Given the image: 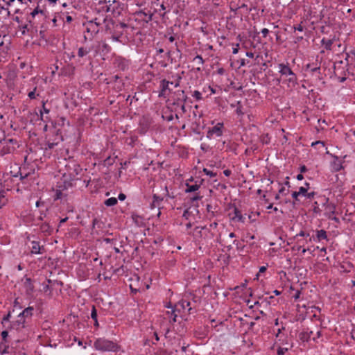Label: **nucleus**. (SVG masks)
<instances>
[{
    "label": "nucleus",
    "mask_w": 355,
    "mask_h": 355,
    "mask_svg": "<svg viewBox=\"0 0 355 355\" xmlns=\"http://www.w3.org/2000/svg\"><path fill=\"white\" fill-rule=\"evenodd\" d=\"M94 347L102 352H117L120 349V346L117 343L104 337L96 338L94 342Z\"/></svg>",
    "instance_id": "2"
},
{
    "label": "nucleus",
    "mask_w": 355,
    "mask_h": 355,
    "mask_svg": "<svg viewBox=\"0 0 355 355\" xmlns=\"http://www.w3.org/2000/svg\"><path fill=\"white\" fill-rule=\"evenodd\" d=\"M52 227L49 225L48 223H43L40 225V230L43 233H47L50 234L52 232Z\"/></svg>",
    "instance_id": "24"
},
{
    "label": "nucleus",
    "mask_w": 355,
    "mask_h": 355,
    "mask_svg": "<svg viewBox=\"0 0 355 355\" xmlns=\"http://www.w3.org/2000/svg\"><path fill=\"white\" fill-rule=\"evenodd\" d=\"M315 195V193L314 191L309 192V193L307 192L305 197L307 199H312L314 198Z\"/></svg>",
    "instance_id": "49"
},
{
    "label": "nucleus",
    "mask_w": 355,
    "mask_h": 355,
    "mask_svg": "<svg viewBox=\"0 0 355 355\" xmlns=\"http://www.w3.org/2000/svg\"><path fill=\"white\" fill-rule=\"evenodd\" d=\"M4 191H0V202L1 203V201L2 200H3V202H2V205H4L5 204V196H4Z\"/></svg>",
    "instance_id": "53"
},
{
    "label": "nucleus",
    "mask_w": 355,
    "mask_h": 355,
    "mask_svg": "<svg viewBox=\"0 0 355 355\" xmlns=\"http://www.w3.org/2000/svg\"><path fill=\"white\" fill-rule=\"evenodd\" d=\"M237 104H238V107H237V108L236 110V113L238 114H243V113L242 112V106L241 105V102L239 101Z\"/></svg>",
    "instance_id": "47"
},
{
    "label": "nucleus",
    "mask_w": 355,
    "mask_h": 355,
    "mask_svg": "<svg viewBox=\"0 0 355 355\" xmlns=\"http://www.w3.org/2000/svg\"><path fill=\"white\" fill-rule=\"evenodd\" d=\"M44 203H45V202H44V201H42V200H37V201L36 202V207H42V206H44Z\"/></svg>",
    "instance_id": "61"
},
{
    "label": "nucleus",
    "mask_w": 355,
    "mask_h": 355,
    "mask_svg": "<svg viewBox=\"0 0 355 355\" xmlns=\"http://www.w3.org/2000/svg\"><path fill=\"white\" fill-rule=\"evenodd\" d=\"M116 3L115 1H113L111 3V1H105L103 2L100 1V4H102L101 9L105 12H111L112 14H114L115 12V6L114 5Z\"/></svg>",
    "instance_id": "15"
},
{
    "label": "nucleus",
    "mask_w": 355,
    "mask_h": 355,
    "mask_svg": "<svg viewBox=\"0 0 355 355\" xmlns=\"http://www.w3.org/2000/svg\"><path fill=\"white\" fill-rule=\"evenodd\" d=\"M16 1V0H9L8 1H6L5 0H2V2L6 4V6H11L12 4Z\"/></svg>",
    "instance_id": "51"
},
{
    "label": "nucleus",
    "mask_w": 355,
    "mask_h": 355,
    "mask_svg": "<svg viewBox=\"0 0 355 355\" xmlns=\"http://www.w3.org/2000/svg\"><path fill=\"white\" fill-rule=\"evenodd\" d=\"M186 187L187 188L185 189V191L187 193H191L198 190L200 188V184H198L196 183L194 184H189V183H187Z\"/></svg>",
    "instance_id": "25"
},
{
    "label": "nucleus",
    "mask_w": 355,
    "mask_h": 355,
    "mask_svg": "<svg viewBox=\"0 0 355 355\" xmlns=\"http://www.w3.org/2000/svg\"><path fill=\"white\" fill-rule=\"evenodd\" d=\"M46 252V248L44 245H40V242L37 241H31V254H42Z\"/></svg>",
    "instance_id": "9"
},
{
    "label": "nucleus",
    "mask_w": 355,
    "mask_h": 355,
    "mask_svg": "<svg viewBox=\"0 0 355 355\" xmlns=\"http://www.w3.org/2000/svg\"><path fill=\"white\" fill-rule=\"evenodd\" d=\"M35 90L34 89L33 91H31L28 93V97L31 98V99H34L35 98Z\"/></svg>",
    "instance_id": "56"
},
{
    "label": "nucleus",
    "mask_w": 355,
    "mask_h": 355,
    "mask_svg": "<svg viewBox=\"0 0 355 355\" xmlns=\"http://www.w3.org/2000/svg\"><path fill=\"white\" fill-rule=\"evenodd\" d=\"M172 6L167 2V1H163L162 3L160 5V10H164V12L162 13H159V15L161 17L164 18L165 15L167 12H169L171 10Z\"/></svg>",
    "instance_id": "19"
},
{
    "label": "nucleus",
    "mask_w": 355,
    "mask_h": 355,
    "mask_svg": "<svg viewBox=\"0 0 355 355\" xmlns=\"http://www.w3.org/2000/svg\"><path fill=\"white\" fill-rule=\"evenodd\" d=\"M312 331L307 332V331H302L299 334V338L302 342H307L311 337V334H312Z\"/></svg>",
    "instance_id": "26"
},
{
    "label": "nucleus",
    "mask_w": 355,
    "mask_h": 355,
    "mask_svg": "<svg viewBox=\"0 0 355 355\" xmlns=\"http://www.w3.org/2000/svg\"><path fill=\"white\" fill-rule=\"evenodd\" d=\"M24 286L26 288V291L28 293L33 292L34 286L32 283V280L31 278H29V277L26 278L25 282H24Z\"/></svg>",
    "instance_id": "22"
},
{
    "label": "nucleus",
    "mask_w": 355,
    "mask_h": 355,
    "mask_svg": "<svg viewBox=\"0 0 355 355\" xmlns=\"http://www.w3.org/2000/svg\"><path fill=\"white\" fill-rule=\"evenodd\" d=\"M192 96L195 98L197 101H200L202 99V94L198 90H195L193 92Z\"/></svg>",
    "instance_id": "36"
},
{
    "label": "nucleus",
    "mask_w": 355,
    "mask_h": 355,
    "mask_svg": "<svg viewBox=\"0 0 355 355\" xmlns=\"http://www.w3.org/2000/svg\"><path fill=\"white\" fill-rule=\"evenodd\" d=\"M38 15L39 18H42V19H45L47 17L46 11L45 10L40 9L38 7L35 8L31 13V19H28V23L30 24L31 27L37 28L36 21H35V16Z\"/></svg>",
    "instance_id": "6"
},
{
    "label": "nucleus",
    "mask_w": 355,
    "mask_h": 355,
    "mask_svg": "<svg viewBox=\"0 0 355 355\" xmlns=\"http://www.w3.org/2000/svg\"><path fill=\"white\" fill-rule=\"evenodd\" d=\"M6 4L1 1H0V12L1 10H5L7 12V15H10V12L8 10V6L5 7Z\"/></svg>",
    "instance_id": "41"
},
{
    "label": "nucleus",
    "mask_w": 355,
    "mask_h": 355,
    "mask_svg": "<svg viewBox=\"0 0 355 355\" xmlns=\"http://www.w3.org/2000/svg\"><path fill=\"white\" fill-rule=\"evenodd\" d=\"M307 191H308L307 188H305L304 187H301L299 189L298 193H300V195H302L304 196H306Z\"/></svg>",
    "instance_id": "43"
},
{
    "label": "nucleus",
    "mask_w": 355,
    "mask_h": 355,
    "mask_svg": "<svg viewBox=\"0 0 355 355\" xmlns=\"http://www.w3.org/2000/svg\"><path fill=\"white\" fill-rule=\"evenodd\" d=\"M203 172L208 176L212 178V177H216V173L210 171V170H208L207 168H203Z\"/></svg>",
    "instance_id": "38"
},
{
    "label": "nucleus",
    "mask_w": 355,
    "mask_h": 355,
    "mask_svg": "<svg viewBox=\"0 0 355 355\" xmlns=\"http://www.w3.org/2000/svg\"><path fill=\"white\" fill-rule=\"evenodd\" d=\"M223 130H224L223 123H221V122L217 123L216 125H214L211 128L209 129L207 134V137L210 139L213 136L220 137L223 133Z\"/></svg>",
    "instance_id": "8"
},
{
    "label": "nucleus",
    "mask_w": 355,
    "mask_h": 355,
    "mask_svg": "<svg viewBox=\"0 0 355 355\" xmlns=\"http://www.w3.org/2000/svg\"><path fill=\"white\" fill-rule=\"evenodd\" d=\"M293 29L295 31H297L300 32H302L304 31V27L301 24H299L297 26H294Z\"/></svg>",
    "instance_id": "50"
},
{
    "label": "nucleus",
    "mask_w": 355,
    "mask_h": 355,
    "mask_svg": "<svg viewBox=\"0 0 355 355\" xmlns=\"http://www.w3.org/2000/svg\"><path fill=\"white\" fill-rule=\"evenodd\" d=\"M157 355H170L167 351L162 349L158 353Z\"/></svg>",
    "instance_id": "64"
},
{
    "label": "nucleus",
    "mask_w": 355,
    "mask_h": 355,
    "mask_svg": "<svg viewBox=\"0 0 355 355\" xmlns=\"http://www.w3.org/2000/svg\"><path fill=\"white\" fill-rule=\"evenodd\" d=\"M8 335V331H3L1 332L2 339H3L4 341H6V338H7Z\"/></svg>",
    "instance_id": "55"
},
{
    "label": "nucleus",
    "mask_w": 355,
    "mask_h": 355,
    "mask_svg": "<svg viewBox=\"0 0 355 355\" xmlns=\"http://www.w3.org/2000/svg\"><path fill=\"white\" fill-rule=\"evenodd\" d=\"M193 62H197V64L199 65V67H197V69H197L198 71H200V70H201V67L203 65V64H204V62H205V61H204V60H203L202 57L201 55H196V56L193 58Z\"/></svg>",
    "instance_id": "28"
},
{
    "label": "nucleus",
    "mask_w": 355,
    "mask_h": 355,
    "mask_svg": "<svg viewBox=\"0 0 355 355\" xmlns=\"http://www.w3.org/2000/svg\"><path fill=\"white\" fill-rule=\"evenodd\" d=\"M300 196V193H298V191H293L292 193V197L295 200H298V196Z\"/></svg>",
    "instance_id": "60"
},
{
    "label": "nucleus",
    "mask_w": 355,
    "mask_h": 355,
    "mask_svg": "<svg viewBox=\"0 0 355 355\" xmlns=\"http://www.w3.org/2000/svg\"><path fill=\"white\" fill-rule=\"evenodd\" d=\"M153 14L148 9L140 10L134 13L136 21L144 25L152 20Z\"/></svg>",
    "instance_id": "4"
},
{
    "label": "nucleus",
    "mask_w": 355,
    "mask_h": 355,
    "mask_svg": "<svg viewBox=\"0 0 355 355\" xmlns=\"http://www.w3.org/2000/svg\"><path fill=\"white\" fill-rule=\"evenodd\" d=\"M34 308L33 306H28L26 308L21 314L25 319L31 318L33 315Z\"/></svg>",
    "instance_id": "21"
},
{
    "label": "nucleus",
    "mask_w": 355,
    "mask_h": 355,
    "mask_svg": "<svg viewBox=\"0 0 355 355\" xmlns=\"http://www.w3.org/2000/svg\"><path fill=\"white\" fill-rule=\"evenodd\" d=\"M198 107H199V106L198 105H196L194 106L195 110H193L192 111L191 115L189 116V117H192V119H191L192 120L196 121V120L200 119L202 117V114L197 111Z\"/></svg>",
    "instance_id": "23"
},
{
    "label": "nucleus",
    "mask_w": 355,
    "mask_h": 355,
    "mask_svg": "<svg viewBox=\"0 0 355 355\" xmlns=\"http://www.w3.org/2000/svg\"><path fill=\"white\" fill-rule=\"evenodd\" d=\"M178 304H179L180 306H181V307H182L183 309H186V308H187V307H188V308H189V309H188V311H189V313H190V311H191V309H192L190 307V305H191L190 302H188V301H186V300H182V301L179 302Z\"/></svg>",
    "instance_id": "33"
},
{
    "label": "nucleus",
    "mask_w": 355,
    "mask_h": 355,
    "mask_svg": "<svg viewBox=\"0 0 355 355\" xmlns=\"http://www.w3.org/2000/svg\"><path fill=\"white\" fill-rule=\"evenodd\" d=\"M176 96L173 103V105L179 106L181 104L185 103L188 99V96L185 94L184 90H178L175 92Z\"/></svg>",
    "instance_id": "13"
},
{
    "label": "nucleus",
    "mask_w": 355,
    "mask_h": 355,
    "mask_svg": "<svg viewBox=\"0 0 355 355\" xmlns=\"http://www.w3.org/2000/svg\"><path fill=\"white\" fill-rule=\"evenodd\" d=\"M321 43H322V45L324 46V47H325V49L327 50H331V46L333 44V40H329V39L323 38L321 40Z\"/></svg>",
    "instance_id": "29"
},
{
    "label": "nucleus",
    "mask_w": 355,
    "mask_h": 355,
    "mask_svg": "<svg viewBox=\"0 0 355 355\" xmlns=\"http://www.w3.org/2000/svg\"><path fill=\"white\" fill-rule=\"evenodd\" d=\"M202 197L200 196L199 194H196L194 196H193L192 198H191V202H194L196 201H198L200 200Z\"/></svg>",
    "instance_id": "46"
},
{
    "label": "nucleus",
    "mask_w": 355,
    "mask_h": 355,
    "mask_svg": "<svg viewBox=\"0 0 355 355\" xmlns=\"http://www.w3.org/2000/svg\"><path fill=\"white\" fill-rule=\"evenodd\" d=\"M173 84V82H170L166 79H163L160 81L159 88L160 91L159 92L158 96L159 98H166V92H171V89L169 88V85Z\"/></svg>",
    "instance_id": "11"
},
{
    "label": "nucleus",
    "mask_w": 355,
    "mask_h": 355,
    "mask_svg": "<svg viewBox=\"0 0 355 355\" xmlns=\"http://www.w3.org/2000/svg\"><path fill=\"white\" fill-rule=\"evenodd\" d=\"M176 310L172 311V318L171 319V322H175L177 321V314L175 313Z\"/></svg>",
    "instance_id": "48"
},
{
    "label": "nucleus",
    "mask_w": 355,
    "mask_h": 355,
    "mask_svg": "<svg viewBox=\"0 0 355 355\" xmlns=\"http://www.w3.org/2000/svg\"><path fill=\"white\" fill-rule=\"evenodd\" d=\"M288 350L287 347H279L277 349L278 355H284V354Z\"/></svg>",
    "instance_id": "42"
},
{
    "label": "nucleus",
    "mask_w": 355,
    "mask_h": 355,
    "mask_svg": "<svg viewBox=\"0 0 355 355\" xmlns=\"http://www.w3.org/2000/svg\"><path fill=\"white\" fill-rule=\"evenodd\" d=\"M192 211L191 210V207L189 209H187L184 213H183V217H184L187 220H188L190 217V216L192 214Z\"/></svg>",
    "instance_id": "39"
},
{
    "label": "nucleus",
    "mask_w": 355,
    "mask_h": 355,
    "mask_svg": "<svg viewBox=\"0 0 355 355\" xmlns=\"http://www.w3.org/2000/svg\"><path fill=\"white\" fill-rule=\"evenodd\" d=\"M334 159L331 163V167L333 171H340L343 168V162L337 156L334 157Z\"/></svg>",
    "instance_id": "16"
},
{
    "label": "nucleus",
    "mask_w": 355,
    "mask_h": 355,
    "mask_svg": "<svg viewBox=\"0 0 355 355\" xmlns=\"http://www.w3.org/2000/svg\"><path fill=\"white\" fill-rule=\"evenodd\" d=\"M296 236H304V237H308L309 236V233H306L304 232V231H300V233H298Z\"/></svg>",
    "instance_id": "52"
},
{
    "label": "nucleus",
    "mask_w": 355,
    "mask_h": 355,
    "mask_svg": "<svg viewBox=\"0 0 355 355\" xmlns=\"http://www.w3.org/2000/svg\"><path fill=\"white\" fill-rule=\"evenodd\" d=\"M58 144V142H55V141H48L46 144V147L44 148L45 150H51L53 149L55 146H57Z\"/></svg>",
    "instance_id": "34"
},
{
    "label": "nucleus",
    "mask_w": 355,
    "mask_h": 355,
    "mask_svg": "<svg viewBox=\"0 0 355 355\" xmlns=\"http://www.w3.org/2000/svg\"><path fill=\"white\" fill-rule=\"evenodd\" d=\"M88 53H89V51H87L86 49H85L83 47H80L78 49V55L79 57H83V56L86 55Z\"/></svg>",
    "instance_id": "35"
},
{
    "label": "nucleus",
    "mask_w": 355,
    "mask_h": 355,
    "mask_svg": "<svg viewBox=\"0 0 355 355\" xmlns=\"http://www.w3.org/2000/svg\"><path fill=\"white\" fill-rule=\"evenodd\" d=\"M322 202L325 207L324 215L328 218V215L333 216L336 211V206L333 203L329 202V198L323 197L322 198Z\"/></svg>",
    "instance_id": "14"
},
{
    "label": "nucleus",
    "mask_w": 355,
    "mask_h": 355,
    "mask_svg": "<svg viewBox=\"0 0 355 355\" xmlns=\"http://www.w3.org/2000/svg\"><path fill=\"white\" fill-rule=\"evenodd\" d=\"M126 198V196L123 193H119V196H118V199L121 201H123Z\"/></svg>",
    "instance_id": "58"
},
{
    "label": "nucleus",
    "mask_w": 355,
    "mask_h": 355,
    "mask_svg": "<svg viewBox=\"0 0 355 355\" xmlns=\"http://www.w3.org/2000/svg\"><path fill=\"white\" fill-rule=\"evenodd\" d=\"M316 236L318 241H321L322 239H327V232L324 230H318L316 233Z\"/></svg>",
    "instance_id": "30"
},
{
    "label": "nucleus",
    "mask_w": 355,
    "mask_h": 355,
    "mask_svg": "<svg viewBox=\"0 0 355 355\" xmlns=\"http://www.w3.org/2000/svg\"><path fill=\"white\" fill-rule=\"evenodd\" d=\"M66 168L69 173V175L72 179H75L76 176L78 175L82 171V168H80V165L73 161L67 164L66 165Z\"/></svg>",
    "instance_id": "7"
},
{
    "label": "nucleus",
    "mask_w": 355,
    "mask_h": 355,
    "mask_svg": "<svg viewBox=\"0 0 355 355\" xmlns=\"http://www.w3.org/2000/svg\"><path fill=\"white\" fill-rule=\"evenodd\" d=\"M263 144H268L270 142V139L268 137V135L262 136L261 139Z\"/></svg>",
    "instance_id": "45"
},
{
    "label": "nucleus",
    "mask_w": 355,
    "mask_h": 355,
    "mask_svg": "<svg viewBox=\"0 0 355 355\" xmlns=\"http://www.w3.org/2000/svg\"><path fill=\"white\" fill-rule=\"evenodd\" d=\"M261 33H262V35H263V37H266L267 36V35L268 34L269 31H268V29H267V28H263V29L261 30Z\"/></svg>",
    "instance_id": "54"
},
{
    "label": "nucleus",
    "mask_w": 355,
    "mask_h": 355,
    "mask_svg": "<svg viewBox=\"0 0 355 355\" xmlns=\"http://www.w3.org/2000/svg\"><path fill=\"white\" fill-rule=\"evenodd\" d=\"M300 291L297 290L295 293V294L293 295V297L295 300H298L300 298Z\"/></svg>",
    "instance_id": "63"
},
{
    "label": "nucleus",
    "mask_w": 355,
    "mask_h": 355,
    "mask_svg": "<svg viewBox=\"0 0 355 355\" xmlns=\"http://www.w3.org/2000/svg\"><path fill=\"white\" fill-rule=\"evenodd\" d=\"M32 174H34V170L33 171ZM19 175H20V179L21 180H23L27 179L28 177H30L31 175V173L26 172V170L24 168L23 170H21L19 171Z\"/></svg>",
    "instance_id": "32"
},
{
    "label": "nucleus",
    "mask_w": 355,
    "mask_h": 355,
    "mask_svg": "<svg viewBox=\"0 0 355 355\" xmlns=\"http://www.w3.org/2000/svg\"><path fill=\"white\" fill-rule=\"evenodd\" d=\"M62 197V193L60 189H57L55 195V200L61 199Z\"/></svg>",
    "instance_id": "44"
},
{
    "label": "nucleus",
    "mask_w": 355,
    "mask_h": 355,
    "mask_svg": "<svg viewBox=\"0 0 355 355\" xmlns=\"http://www.w3.org/2000/svg\"><path fill=\"white\" fill-rule=\"evenodd\" d=\"M102 49L103 51L106 50L107 51H109L110 50V47L107 44L104 43L102 46Z\"/></svg>",
    "instance_id": "59"
},
{
    "label": "nucleus",
    "mask_w": 355,
    "mask_h": 355,
    "mask_svg": "<svg viewBox=\"0 0 355 355\" xmlns=\"http://www.w3.org/2000/svg\"><path fill=\"white\" fill-rule=\"evenodd\" d=\"M104 22L106 23V31L111 34V38L116 42H121L120 38L127 32L130 28L129 25L124 22L116 21L112 19L107 20L104 19Z\"/></svg>",
    "instance_id": "1"
},
{
    "label": "nucleus",
    "mask_w": 355,
    "mask_h": 355,
    "mask_svg": "<svg viewBox=\"0 0 355 355\" xmlns=\"http://www.w3.org/2000/svg\"><path fill=\"white\" fill-rule=\"evenodd\" d=\"M328 218L329 219H331L336 223H339V218L336 216H331V215H328Z\"/></svg>",
    "instance_id": "57"
},
{
    "label": "nucleus",
    "mask_w": 355,
    "mask_h": 355,
    "mask_svg": "<svg viewBox=\"0 0 355 355\" xmlns=\"http://www.w3.org/2000/svg\"><path fill=\"white\" fill-rule=\"evenodd\" d=\"M320 65L318 63H309L305 66V71L309 72L311 75H315L318 78L320 79Z\"/></svg>",
    "instance_id": "10"
},
{
    "label": "nucleus",
    "mask_w": 355,
    "mask_h": 355,
    "mask_svg": "<svg viewBox=\"0 0 355 355\" xmlns=\"http://www.w3.org/2000/svg\"><path fill=\"white\" fill-rule=\"evenodd\" d=\"M230 219L234 223H245V217L242 215L241 211L236 207H234L233 211L229 213Z\"/></svg>",
    "instance_id": "12"
},
{
    "label": "nucleus",
    "mask_w": 355,
    "mask_h": 355,
    "mask_svg": "<svg viewBox=\"0 0 355 355\" xmlns=\"http://www.w3.org/2000/svg\"><path fill=\"white\" fill-rule=\"evenodd\" d=\"M194 231L196 232V236L200 238H205L206 232L210 233L209 230L205 226H197L195 227Z\"/></svg>",
    "instance_id": "18"
},
{
    "label": "nucleus",
    "mask_w": 355,
    "mask_h": 355,
    "mask_svg": "<svg viewBox=\"0 0 355 355\" xmlns=\"http://www.w3.org/2000/svg\"><path fill=\"white\" fill-rule=\"evenodd\" d=\"M313 211L315 214H320L321 212V209L319 207V204L317 201L314 202Z\"/></svg>",
    "instance_id": "37"
},
{
    "label": "nucleus",
    "mask_w": 355,
    "mask_h": 355,
    "mask_svg": "<svg viewBox=\"0 0 355 355\" xmlns=\"http://www.w3.org/2000/svg\"><path fill=\"white\" fill-rule=\"evenodd\" d=\"M132 219L134 223L139 227H142L145 225L144 219L142 216L133 213L132 214Z\"/></svg>",
    "instance_id": "20"
},
{
    "label": "nucleus",
    "mask_w": 355,
    "mask_h": 355,
    "mask_svg": "<svg viewBox=\"0 0 355 355\" xmlns=\"http://www.w3.org/2000/svg\"><path fill=\"white\" fill-rule=\"evenodd\" d=\"M154 203H157V206H159L160 202L163 200V198L157 196V194L153 195Z\"/></svg>",
    "instance_id": "40"
},
{
    "label": "nucleus",
    "mask_w": 355,
    "mask_h": 355,
    "mask_svg": "<svg viewBox=\"0 0 355 355\" xmlns=\"http://www.w3.org/2000/svg\"><path fill=\"white\" fill-rule=\"evenodd\" d=\"M91 318L94 320V326L98 327V322L97 320V311L96 309L95 306H92V312H91Z\"/></svg>",
    "instance_id": "27"
},
{
    "label": "nucleus",
    "mask_w": 355,
    "mask_h": 355,
    "mask_svg": "<svg viewBox=\"0 0 355 355\" xmlns=\"http://www.w3.org/2000/svg\"><path fill=\"white\" fill-rule=\"evenodd\" d=\"M26 319L21 315L19 314L17 320L12 323V327L16 329H21L26 327Z\"/></svg>",
    "instance_id": "17"
},
{
    "label": "nucleus",
    "mask_w": 355,
    "mask_h": 355,
    "mask_svg": "<svg viewBox=\"0 0 355 355\" xmlns=\"http://www.w3.org/2000/svg\"><path fill=\"white\" fill-rule=\"evenodd\" d=\"M300 171L301 173H305L306 171H307V168L305 165H302L300 167Z\"/></svg>",
    "instance_id": "62"
},
{
    "label": "nucleus",
    "mask_w": 355,
    "mask_h": 355,
    "mask_svg": "<svg viewBox=\"0 0 355 355\" xmlns=\"http://www.w3.org/2000/svg\"><path fill=\"white\" fill-rule=\"evenodd\" d=\"M2 152L3 153H10L19 147L18 142L15 139H4Z\"/></svg>",
    "instance_id": "5"
},
{
    "label": "nucleus",
    "mask_w": 355,
    "mask_h": 355,
    "mask_svg": "<svg viewBox=\"0 0 355 355\" xmlns=\"http://www.w3.org/2000/svg\"><path fill=\"white\" fill-rule=\"evenodd\" d=\"M104 204L107 206V207H112V206H114L115 205L117 204V199L116 198H110L108 199H107L105 202H104Z\"/></svg>",
    "instance_id": "31"
},
{
    "label": "nucleus",
    "mask_w": 355,
    "mask_h": 355,
    "mask_svg": "<svg viewBox=\"0 0 355 355\" xmlns=\"http://www.w3.org/2000/svg\"><path fill=\"white\" fill-rule=\"evenodd\" d=\"M279 72L282 76L286 78L288 86H295L297 84V78L296 74L292 71L288 64L280 63L278 65Z\"/></svg>",
    "instance_id": "3"
}]
</instances>
